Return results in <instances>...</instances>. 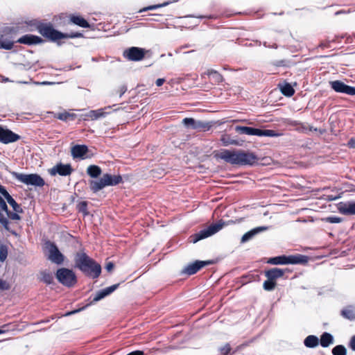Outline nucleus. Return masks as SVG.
Returning a JSON list of instances; mask_svg holds the SVG:
<instances>
[{"mask_svg": "<svg viewBox=\"0 0 355 355\" xmlns=\"http://www.w3.org/2000/svg\"><path fill=\"white\" fill-rule=\"evenodd\" d=\"M215 157L236 165H252L257 161V157L254 153L243 150L222 149L215 152Z\"/></svg>", "mask_w": 355, "mask_h": 355, "instance_id": "1", "label": "nucleus"}, {"mask_svg": "<svg viewBox=\"0 0 355 355\" xmlns=\"http://www.w3.org/2000/svg\"><path fill=\"white\" fill-rule=\"evenodd\" d=\"M75 264L81 271L96 278L101 272V266L89 258L85 252H79L75 256Z\"/></svg>", "mask_w": 355, "mask_h": 355, "instance_id": "2", "label": "nucleus"}, {"mask_svg": "<svg viewBox=\"0 0 355 355\" xmlns=\"http://www.w3.org/2000/svg\"><path fill=\"white\" fill-rule=\"evenodd\" d=\"M121 181V178L116 175H111L110 174H104L98 180H91L89 182L90 189L94 192H97L105 187L112 186L119 184Z\"/></svg>", "mask_w": 355, "mask_h": 355, "instance_id": "3", "label": "nucleus"}, {"mask_svg": "<svg viewBox=\"0 0 355 355\" xmlns=\"http://www.w3.org/2000/svg\"><path fill=\"white\" fill-rule=\"evenodd\" d=\"M225 225V223L222 220H220L216 223L211 224L207 228L202 230L199 232L191 235L189 238L190 241L196 243L201 239L211 236L220 231Z\"/></svg>", "mask_w": 355, "mask_h": 355, "instance_id": "4", "label": "nucleus"}, {"mask_svg": "<svg viewBox=\"0 0 355 355\" xmlns=\"http://www.w3.org/2000/svg\"><path fill=\"white\" fill-rule=\"evenodd\" d=\"M39 32L43 36L48 37L52 40H57L62 38L66 37H82V34L79 33H76L73 35H64L60 32H58L53 29L51 25L50 24H43L38 27Z\"/></svg>", "mask_w": 355, "mask_h": 355, "instance_id": "5", "label": "nucleus"}, {"mask_svg": "<svg viewBox=\"0 0 355 355\" xmlns=\"http://www.w3.org/2000/svg\"><path fill=\"white\" fill-rule=\"evenodd\" d=\"M307 257L303 255L279 256L270 258L268 263L274 265L297 264L306 263Z\"/></svg>", "mask_w": 355, "mask_h": 355, "instance_id": "6", "label": "nucleus"}, {"mask_svg": "<svg viewBox=\"0 0 355 355\" xmlns=\"http://www.w3.org/2000/svg\"><path fill=\"white\" fill-rule=\"evenodd\" d=\"M45 248L47 250V258L52 263L60 265L64 262V256L55 243L47 241L45 243Z\"/></svg>", "mask_w": 355, "mask_h": 355, "instance_id": "7", "label": "nucleus"}, {"mask_svg": "<svg viewBox=\"0 0 355 355\" xmlns=\"http://www.w3.org/2000/svg\"><path fill=\"white\" fill-rule=\"evenodd\" d=\"M235 130L240 134L257 135L259 137H277L279 135L272 130H260L246 126H236Z\"/></svg>", "mask_w": 355, "mask_h": 355, "instance_id": "8", "label": "nucleus"}, {"mask_svg": "<svg viewBox=\"0 0 355 355\" xmlns=\"http://www.w3.org/2000/svg\"><path fill=\"white\" fill-rule=\"evenodd\" d=\"M58 280L66 286H72L76 282V277L74 272L68 268H60L56 272Z\"/></svg>", "mask_w": 355, "mask_h": 355, "instance_id": "9", "label": "nucleus"}, {"mask_svg": "<svg viewBox=\"0 0 355 355\" xmlns=\"http://www.w3.org/2000/svg\"><path fill=\"white\" fill-rule=\"evenodd\" d=\"M15 175L19 182L27 185L42 187L44 184V180L37 174L15 173Z\"/></svg>", "mask_w": 355, "mask_h": 355, "instance_id": "10", "label": "nucleus"}, {"mask_svg": "<svg viewBox=\"0 0 355 355\" xmlns=\"http://www.w3.org/2000/svg\"><path fill=\"white\" fill-rule=\"evenodd\" d=\"M182 123L188 128L198 131H206L211 127L210 123L196 120L193 118H184L182 120Z\"/></svg>", "mask_w": 355, "mask_h": 355, "instance_id": "11", "label": "nucleus"}, {"mask_svg": "<svg viewBox=\"0 0 355 355\" xmlns=\"http://www.w3.org/2000/svg\"><path fill=\"white\" fill-rule=\"evenodd\" d=\"M146 51L139 47H131L124 51L125 58L132 61H139L144 58Z\"/></svg>", "mask_w": 355, "mask_h": 355, "instance_id": "12", "label": "nucleus"}, {"mask_svg": "<svg viewBox=\"0 0 355 355\" xmlns=\"http://www.w3.org/2000/svg\"><path fill=\"white\" fill-rule=\"evenodd\" d=\"M331 88L336 92L344 93L348 95H355V87L345 85L340 80L331 81Z\"/></svg>", "mask_w": 355, "mask_h": 355, "instance_id": "13", "label": "nucleus"}, {"mask_svg": "<svg viewBox=\"0 0 355 355\" xmlns=\"http://www.w3.org/2000/svg\"><path fill=\"white\" fill-rule=\"evenodd\" d=\"M72 171L73 169L70 164H63L61 163L56 164L49 170V172L51 175L59 174L62 176L69 175Z\"/></svg>", "mask_w": 355, "mask_h": 355, "instance_id": "14", "label": "nucleus"}, {"mask_svg": "<svg viewBox=\"0 0 355 355\" xmlns=\"http://www.w3.org/2000/svg\"><path fill=\"white\" fill-rule=\"evenodd\" d=\"M19 139V135L0 126V141L4 144L14 142Z\"/></svg>", "mask_w": 355, "mask_h": 355, "instance_id": "15", "label": "nucleus"}, {"mask_svg": "<svg viewBox=\"0 0 355 355\" xmlns=\"http://www.w3.org/2000/svg\"><path fill=\"white\" fill-rule=\"evenodd\" d=\"M340 213L345 215L355 214V202H341L337 205Z\"/></svg>", "mask_w": 355, "mask_h": 355, "instance_id": "16", "label": "nucleus"}, {"mask_svg": "<svg viewBox=\"0 0 355 355\" xmlns=\"http://www.w3.org/2000/svg\"><path fill=\"white\" fill-rule=\"evenodd\" d=\"M209 261H196V262L188 265L182 271L183 273L189 275H193L204 266L209 264Z\"/></svg>", "mask_w": 355, "mask_h": 355, "instance_id": "17", "label": "nucleus"}, {"mask_svg": "<svg viewBox=\"0 0 355 355\" xmlns=\"http://www.w3.org/2000/svg\"><path fill=\"white\" fill-rule=\"evenodd\" d=\"M268 229L269 227L267 226H261L255 227L243 235L241 239V243H244L253 239L257 234L264 231H266Z\"/></svg>", "mask_w": 355, "mask_h": 355, "instance_id": "18", "label": "nucleus"}, {"mask_svg": "<svg viewBox=\"0 0 355 355\" xmlns=\"http://www.w3.org/2000/svg\"><path fill=\"white\" fill-rule=\"evenodd\" d=\"M0 193L6 199L8 204L12 207L13 210L16 212H22V209L19 205H18L12 196L8 193L6 189L0 185Z\"/></svg>", "mask_w": 355, "mask_h": 355, "instance_id": "19", "label": "nucleus"}, {"mask_svg": "<svg viewBox=\"0 0 355 355\" xmlns=\"http://www.w3.org/2000/svg\"><path fill=\"white\" fill-rule=\"evenodd\" d=\"M119 284H114L111 286L107 287L105 289H103L100 291H98L96 295L94 296L93 299L94 302H96L101 299L104 298L107 295L111 294L112 292H114L119 286Z\"/></svg>", "mask_w": 355, "mask_h": 355, "instance_id": "20", "label": "nucleus"}, {"mask_svg": "<svg viewBox=\"0 0 355 355\" xmlns=\"http://www.w3.org/2000/svg\"><path fill=\"white\" fill-rule=\"evenodd\" d=\"M42 40L35 35H26L22 37H21L17 42L21 44H36L42 42Z\"/></svg>", "mask_w": 355, "mask_h": 355, "instance_id": "21", "label": "nucleus"}, {"mask_svg": "<svg viewBox=\"0 0 355 355\" xmlns=\"http://www.w3.org/2000/svg\"><path fill=\"white\" fill-rule=\"evenodd\" d=\"M8 206L4 200L0 196V223L6 228L8 229V220L1 211L7 212Z\"/></svg>", "mask_w": 355, "mask_h": 355, "instance_id": "22", "label": "nucleus"}, {"mask_svg": "<svg viewBox=\"0 0 355 355\" xmlns=\"http://www.w3.org/2000/svg\"><path fill=\"white\" fill-rule=\"evenodd\" d=\"M88 148L85 145H76L71 148V154L74 158H84Z\"/></svg>", "mask_w": 355, "mask_h": 355, "instance_id": "23", "label": "nucleus"}, {"mask_svg": "<svg viewBox=\"0 0 355 355\" xmlns=\"http://www.w3.org/2000/svg\"><path fill=\"white\" fill-rule=\"evenodd\" d=\"M284 270L280 268H275L266 272V277L271 280L276 282V279L282 277Z\"/></svg>", "mask_w": 355, "mask_h": 355, "instance_id": "24", "label": "nucleus"}, {"mask_svg": "<svg viewBox=\"0 0 355 355\" xmlns=\"http://www.w3.org/2000/svg\"><path fill=\"white\" fill-rule=\"evenodd\" d=\"M70 21L83 28L89 27V23L83 17L79 15H71L70 17Z\"/></svg>", "mask_w": 355, "mask_h": 355, "instance_id": "25", "label": "nucleus"}, {"mask_svg": "<svg viewBox=\"0 0 355 355\" xmlns=\"http://www.w3.org/2000/svg\"><path fill=\"white\" fill-rule=\"evenodd\" d=\"M334 342V338L331 334L327 332H324L322 334L320 340V343L322 347H327L329 345Z\"/></svg>", "mask_w": 355, "mask_h": 355, "instance_id": "26", "label": "nucleus"}, {"mask_svg": "<svg viewBox=\"0 0 355 355\" xmlns=\"http://www.w3.org/2000/svg\"><path fill=\"white\" fill-rule=\"evenodd\" d=\"M105 116V112H104V109L91 110L86 114V116L90 118L92 120H96L101 117H104Z\"/></svg>", "mask_w": 355, "mask_h": 355, "instance_id": "27", "label": "nucleus"}, {"mask_svg": "<svg viewBox=\"0 0 355 355\" xmlns=\"http://www.w3.org/2000/svg\"><path fill=\"white\" fill-rule=\"evenodd\" d=\"M304 343L306 347L313 348L318 345L319 340L317 336L311 335L305 338Z\"/></svg>", "mask_w": 355, "mask_h": 355, "instance_id": "28", "label": "nucleus"}, {"mask_svg": "<svg viewBox=\"0 0 355 355\" xmlns=\"http://www.w3.org/2000/svg\"><path fill=\"white\" fill-rule=\"evenodd\" d=\"M87 173L92 178H97L101 174V169L96 165H90L87 168Z\"/></svg>", "mask_w": 355, "mask_h": 355, "instance_id": "29", "label": "nucleus"}, {"mask_svg": "<svg viewBox=\"0 0 355 355\" xmlns=\"http://www.w3.org/2000/svg\"><path fill=\"white\" fill-rule=\"evenodd\" d=\"M279 87L282 94L286 96H291L295 92L292 86L288 83L279 85Z\"/></svg>", "mask_w": 355, "mask_h": 355, "instance_id": "30", "label": "nucleus"}, {"mask_svg": "<svg viewBox=\"0 0 355 355\" xmlns=\"http://www.w3.org/2000/svg\"><path fill=\"white\" fill-rule=\"evenodd\" d=\"M341 314L343 317L349 320H354L355 319V309H352L351 306H349L341 311Z\"/></svg>", "mask_w": 355, "mask_h": 355, "instance_id": "31", "label": "nucleus"}, {"mask_svg": "<svg viewBox=\"0 0 355 355\" xmlns=\"http://www.w3.org/2000/svg\"><path fill=\"white\" fill-rule=\"evenodd\" d=\"M220 141L225 146L230 145L241 146V144L238 141L231 139L229 135H223Z\"/></svg>", "mask_w": 355, "mask_h": 355, "instance_id": "32", "label": "nucleus"}, {"mask_svg": "<svg viewBox=\"0 0 355 355\" xmlns=\"http://www.w3.org/2000/svg\"><path fill=\"white\" fill-rule=\"evenodd\" d=\"M40 279L46 284H50L53 280V275L46 271H42L40 274Z\"/></svg>", "mask_w": 355, "mask_h": 355, "instance_id": "33", "label": "nucleus"}, {"mask_svg": "<svg viewBox=\"0 0 355 355\" xmlns=\"http://www.w3.org/2000/svg\"><path fill=\"white\" fill-rule=\"evenodd\" d=\"M207 74L209 78H211L216 82L219 83L223 80L222 76L216 71H214V70L208 71Z\"/></svg>", "mask_w": 355, "mask_h": 355, "instance_id": "34", "label": "nucleus"}, {"mask_svg": "<svg viewBox=\"0 0 355 355\" xmlns=\"http://www.w3.org/2000/svg\"><path fill=\"white\" fill-rule=\"evenodd\" d=\"M334 355H346V349L343 345H337L332 349Z\"/></svg>", "mask_w": 355, "mask_h": 355, "instance_id": "35", "label": "nucleus"}, {"mask_svg": "<svg viewBox=\"0 0 355 355\" xmlns=\"http://www.w3.org/2000/svg\"><path fill=\"white\" fill-rule=\"evenodd\" d=\"M276 286V282L268 279L263 282V288L266 291H272Z\"/></svg>", "mask_w": 355, "mask_h": 355, "instance_id": "36", "label": "nucleus"}, {"mask_svg": "<svg viewBox=\"0 0 355 355\" xmlns=\"http://www.w3.org/2000/svg\"><path fill=\"white\" fill-rule=\"evenodd\" d=\"M168 4H169L168 2H165V3H160V4L149 6L148 7H145V8L141 9L139 10V12H145V11H147V10H155V9H157V8H162V7H164V6L168 5Z\"/></svg>", "mask_w": 355, "mask_h": 355, "instance_id": "37", "label": "nucleus"}, {"mask_svg": "<svg viewBox=\"0 0 355 355\" xmlns=\"http://www.w3.org/2000/svg\"><path fill=\"white\" fill-rule=\"evenodd\" d=\"M8 256V248L5 245H0V261L3 262Z\"/></svg>", "mask_w": 355, "mask_h": 355, "instance_id": "38", "label": "nucleus"}, {"mask_svg": "<svg viewBox=\"0 0 355 355\" xmlns=\"http://www.w3.org/2000/svg\"><path fill=\"white\" fill-rule=\"evenodd\" d=\"M13 46V42L9 40H4L3 38L0 39V47L4 49H11Z\"/></svg>", "mask_w": 355, "mask_h": 355, "instance_id": "39", "label": "nucleus"}, {"mask_svg": "<svg viewBox=\"0 0 355 355\" xmlns=\"http://www.w3.org/2000/svg\"><path fill=\"white\" fill-rule=\"evenodd\" d=\"M19 213V212H16V211L11 212L8 210V211L6 214L8 218L13 220H20V218H21L18 214Z\"/></svg>", "mask_w": 355, "mask_h": 355, "instance_id": "40", "label": "nucleus"}, {"mask_svg": "<svg viewBox=\"0 0 355 355\" xmlns=\"http://www.w3.org/2000/svg\"><path fill=\"white\" fill-rule=\"evenodd\" d=\"M324 220L331 223H338L342 221V219L336 216L327 217Z\"/></svg>", "mask_w": 355, "mask_h": 355, "instance_id": "41", "label": "nucleus"}, {"mask_svg": "<svg viewBox=\"0 0 355 355\" xmlns=\"http://www.w3.org/2000/svg\"><path fill=\"white\" fill-rule=\"evenodd\" d=\"M230 350L231 347L229 344H226L225 346L220 348V352L221 355H227Z\"/></svg>", "mask_w": 355, "mask_h": 355, "instance_id": "42", "label": "nucleus"}, {"mask_svg": "<svg viewBox=\"0 0 355 355\" xmlns=\"http://www.w3.org/2000/svg\"><path fill=\"white\" fill-rule=\"evenodd\" d=\"M78 208L79 211H81L84 214L87 213V203L86 202H81L78 204Z\"/></svg>", "mask_w": 355, "mask_h": 355, "instance_id": "43", "label": "nucleus"}, {"mask_svg": "<svg viewBox=\"0 0 355 355\" xmlns=\"http://www.w3.org/2000/svg\"><path fill=\"white\" fill-rule=\"evenodd\" d=\"M8 288L9 286L7 282L0 279V291L8 290Z\"/></svg>", "mask_w": 355, "mask_h": 355, "instance_id": "44", "label": "nucleus"}, {"mask_svg": "<svg viewBox=\"0 0 355 355\" xmlns=\"http://www.w3.org/2000/svg\"><path fill=\"white\" fill-rule=\"evenodd\" d=\"M349 346L352 350L355 351V335L351 338Z\"/></svg>", "mask_w": 355, "mask_h": 355, "instance_id": "45", "label": "nucleus"}, {"mask_svg": "<svg viewBox=\"0 0 355 355\" xmlns=\"http://www.w3.org/2000/svg\"><path fill=\"white\" fill-rule=\"evenodd\" d=\"M70 116L71 114L69 113H62L59 115L58 118L61 120H67Z\"/></svg>", "mask_w": 355, "mask_h": 355, "instance_id": "46", "label": "nucleus"}, {"mask_svg": "<svg viewBox=\"0 0 355 355\" xmlns=\"http://www.w3.org/2000/svg\"><path fill=\"white\" fill-rule=\"evenodd\" d=\"M114 267V264L112 262H109L106 264L105 269L108 272H111L113 270Z\"/></svg>", "mask_w": 355, "mask_h": 355, "instance_id": "47", "label": "nucleus"}, {"mask_svg": "<svg viewBox=\"0 0 355 355\" xmlns=\"http://www.w3.org/2000/svg\"><path fill=\"white\" fill-rule=\"evenodd\" d=\"M165 82V79L164 78H158L157 80H156V85L157 87H160L162 86L164 83Z\"/></svg>", "mask_w": 355, "mask_h": 355, "instance_id": "48", "label": "nucleus"}, {"mask_svg": "<svg viewBox=\"0 0 355 355\" xmlns=\"http://www.w3.org/2000/svg\"><path fill=\"white\" fill-rule=\"evenodd\" d=\"M144 352L137 350V351L130 352V353L128 354L127 355H144Z\"/></svg>", "mask_w": 355, "mask_h": 355, "instance_id": "49", "label": "nucleus"}, {"mask_svg": "<svg viewBox=\"0 0 355 355\" xmlns=\"http://www.w3.org/2000/svg\"><path fill=\"white\" fill-rule=\"evenodd\" d=\"M348 146L350 148H355V139H350L348 142Z\"/></svg>", "mask_w": 355, "mask_h": 355, "instance_id": "50", "label": "nucleus"}, {"mask_svg": "<svg viewBox=\"0 0 355 355\" xmlns=\"http://www.w3.org/2000/svg\"><path fill=\"white\" fill-rule=\"evenodd\" d=\"M127 90V88L125 86H122L121 88H120V96H121Z\"/></svg>", "mask_w": 355, "mask_h": 355, "instance_id": "51", "label": "nucleus"}, {"mask_svg": "<svg viewBox=\"0 0 355 355\" xmlns=\"http://www.w3.org/2000/svg\"><path fill=\"white\" fill-rule=\"evenodd\" d=\"M81 309H77V310H74L73 311H70V312H68L67 313L64 315L65 316H68V315H71L72 314H74L76 313H78V311H80Z\"/></svg>", "mask_w": 355, "mask_h": 355, "instance_id": "52", "label": "nucleus"}, {"mask_svg": "<svg viewBox=\"0 0 355 355\" xmlns=\"http://www.w3.org/2000/svg\"><path fill=\"white\" fill-rule=\"evenodd\" d=\"M6 325L3 326L1 328H0V334L5 333L7 330L5 329V327Z\"/></svg>", "mask_w": 355, "mask_h": 355, "instance_id": "53", "label": "nucleus"}, {"mask_svg": "<svg viewBox=\"0 0 355 355\" xmlns=\"http://www.w3.org/2000/svg\"><path fill=\"white\" fill-rule=\"evenodd\" d=\"M1 81L6 83V82H9L10 80L8 78L3 77Z\"/></svg>", "mask_w": 355, "mask_h": 355, "instance_id": "54", "label": "nucleus"}]
</instances>
